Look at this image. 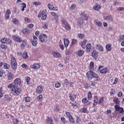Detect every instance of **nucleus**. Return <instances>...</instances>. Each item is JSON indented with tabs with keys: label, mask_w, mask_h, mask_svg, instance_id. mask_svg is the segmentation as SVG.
<instances>
[{
	"label": "nucleus",
	"mask_w": 124,
	"mask_h": 124,
	"mask_svg": "<svg viewBox=\"0 0 124 124\" xmlns=\"http://www.w3.org/2000/svg\"><path fill=\"white\" fill-rule=\"evenodd\" d=\"M69 120L70 123H72V124H73V123H74V119H73V117L72 116L69 117Z\"/></svg>",
	"instance_id": "obj_50"
},
{
	"label": "nucleus",
	"mask_w": 124,
	"mask_h": 124,
	"mask_svg": "<svg viewBox=\"0 0 124 124\" xmlns=\"http://www.w3.org/2000/svg\"><path fill=\"white\" fill-rule=\"evenodd\" d=\"M123 10H124V7H119L117 8V11H123Z\"/></svg>",
	"instance_id": "obj_56"
},
{
	"label": "nucleus",
	"mask_w": 124,
	"mask_h": 124,
	"mask_svg": "<svg viewBox=\"0 0 124 124\" xmlns=\"http://www.w3.org/2000/svg\"><path fill=\"white\" fill-rule=\"evenodd\" d=\"M103 102H104V98H103V97H102L100 98L98 104H100V103H103Z\"/></svg>",
	"instance_id": "obj_44"
},
{
	"label": "nucleus",
	"mask_w": 124,
	"mask_h": 124,
	"mask_svg": "<svg viewBox=\"0 0 124 124\" xmlns=\"http://www.w3.org/2000/svg\"><path fill=\"white\" fill-rule=\"evenodd\" d=\"M93 101L98 102V98L97 96H95L94 97Z\"/></svg>",
	"instance_id": "obj_62"
},
{
	"label": "nucleus",
	"mask_w": 124,
	"mask_h": 124,
	"mask_svg": "<svg viewBox=\"0 0 124 124\" xmlns=\"http://www.w3.org/2000/svg\"><path fill=\"white\" fill-rule=\"evenodd\" d=\"M69 97L70 100H71L73 102L74 101V97L73 96V95H72V94H69Z\"/></svg>",
	"instance_id": "obj_45"
},
{
	"label": "nucleus",
	"mask_w": 124,
	"mask_h": 124,
	"mask_svg": "<svg viewBox=\"0 0 124 124\" xmlns=\"http://www.w3.org/2000/svg\"><path fill=\"white\" fill-rule=\"evenodd\" d=\"M92 56L93 59L95 60H96L97 58L98 57V54L97 52H96V50H94L92 53Z\"/></svg>",
	"instance_id": "obj_11"
},
{
	"label": "nucleus",
	"mask_w": 124,
	"mask_h": 124,
	"mask_svg": "<svg viewBox=\"0 0 124 124\" xmlns=\"http://www.w3.org/2000/svg\"><path fill=\"white\" fill-rule=\"evenodd\" d=\"M123 40H124V35H120L118 39V41L119 42H122Z\"/></svg>",
	"instance_id": "obj_31"
},
{
	"label": "nucleus",
	"mask_w": 124,
	"mask_h": 124,
	"mask_svg": "<svg viewBox=\"0 0 124 124\" xmlns=\"http://www.w3.org/2000/svg\"><path fill=\"white\" fill-rule=\"evenodd\" d=\"M38 18H41V19L43 21H45L47 18V11L44 10L40 12L38 15Z\"/></svg>",
	"instance_id": "obj_2"
},
{
	"label": "nucleus",
	"mask_w": 124,
	"mask_h": 124,
	"mask_svg": "<svg viewBox=\"0 0 124 124\" xmlns=\"http://www.w3.org/2000/svg\"><path fill=\"white\" fill-rule=\"evenodd\" d=\"M12 22L13 24L16 25V26H19L20 25V21L19 20H17L16 18H14L12 20Z\"/></svg>",
	"instance_id": "obj_13"
},
{
	"label": "nucleus",
	"mask_w": 124,
	"mask_h": 124,
	"mask_svg": "<svg viewBox=\"0 0 124 124\" xmlns=\"http://www.w3.org/2000/svg\"><path fill=\"white\" fill-rule=\"evenodd\" d=\"M86 75L88 79H93V78H99V76L98 75L93 72V71H90V73H87Z\"/></svg>",
	"instance_id": "obj_3"
},
{
	"label": "nucleus",
	"mask_w": 124,
	"mask_h": 124,
	"mask_svg": "<svg viewBox=\"0 0 124 124\" xmlns=\"http://www.w3.org/2000/svg\"><path fill=\"white\" fill-rule=\"evenodd\" d=\"M6 38H4L0 40V42L3 44H4L6 43Z\"/></svg>",
	"instance_id": "obj_49"
},
{
	"label": "nucleus",
	"mask_w": 124,
	"mask_h": 124,
	"mask_svg": "<svg viewBox=\"0 0 124 124\" xmlns=\"http://www.w3.org/2000/svg\"><path fill=\"white\" fill-rule=\"evenodd\" d=\"M115 109L118 112H120L121 113H124V108L122 107H120L119 105H115L114 106Z\"/></svg>",
	"instance_id": "obj_6"
},
{
	"label": "nucleus",
	"mask_w": 124,
	"mask_h": 124,
	"mask_svg": "<svg viewBox=\"0 0 124 124\" xmlns=\"http://www.w3.org/2000/svg\"><path fill=\"white\" fill-rule=\"evenodd\" d=\"M78 37H79V38H83V36H84V34H82V33H79L78 35Z\"/></svg>",
	"instance_id": "obj_58"
},
{
	"label": "nucleus",
	"mask_w": 124,
	"mask_h": 124,
	"mask_svg": "<svg viewBox=\"0 0 124 124\" xmlns=\"http://www.w3.org/2000/svg\"><path fill=\"white\" fill-rule=\"evenodd\" d=\"M34 27V25L32 24H30L28 25V27L30 28H33Z\"/></svg>",
	"instance_id": "obj_63"
},
{
	"label": "nucleus",
	"mask_w": 124,
	"mask_h": 124,
	"mask_svg": "<svg viewBox=\"0 0 124 124\" xmlns=\"http://www.w3.org/2000/svg\"><path fill=\"white\" fill-rule=\"evenodd\" d=\"M99 72L101 74H106L107 73H109V70L107 67H106L100 70Z\"/></svg>",
	"instance_id": "obj_10"
},
{
	"label": "nucleus",
	"mask_w": 124,
	"mask_h": 124,
	"mask_svg": "<svg viewBox=\"0 0 124 124\" xmlns=\"http://www.w3.org/2000/svg\"><path fill=\"white\" fill-rule=\"evenodd\" d=\"M52 54L54 56V57H55V58H60L61 57V54L59 52H57L56 51H53Z\"/></svg>",
	"instance_id": "obj_17"
},
{
	"label": "nucleus",
	"mask_w": 124,
	"mask_h": 124,
	"mask_svg": "<svg viewBox=\"0 0 124 124\" xmlns=\"http://www.w3.org/2000/svg\"><path fill=\"white\" fill-rule=\"evenodd\" d=\"M43 98V96H42V94H40L37 97V100H38V101H41Z\"/></svg>",
	"instance_id": "obj_32"
},
{
	"label": "nucleus",
	"mask_w": 124,
	"mask_h": 124,
	"mask_svg": "<svg viewBox=\"0 0 124 124\" xmlns=\"http://www.w3.org/2000/svg\"><path fill=\"white\" fill-rule=\"evenodd\" d=\"M81 122L82 121H81V119H80V117L77 116L76 121L77 124H80V123H81Z\"/></svg>",
	"instance_id": "obj_47"
},
{
	"label": "nucleus",
	"mask_w": 124,
	"mask_h": 124,
	"mask_svg": "<svg viewBox=\"0 0 124 124\" xmlns=\"http://www.w3.org/2000/svg\"><path fill=\"white\" fill-rule=\"evenodd\" d=\"M64 44L65 47H68L69 44V40H68L67 39H64Z\"/></svg>",
	"instance_id": "obj_22"
},
{
	"label": "nucleus",
	"mask_w": 124,
	"mask_h": 124,
	"mask_svg": "<svg viewBox=\"0 0 124 124\" xmlns=\"http://www.w3.org/2000/svg\"><path fill=\"white\" fill-rule=\"evenodd\" d=\"M31 31L29 30L28 29L25 28L22 30V32L24 33V34H27V33H30Z\"/></svg>",
	"instance_id": "obj_23"
},
{
	"label": "nucleus",
	"mask_w": 124,
	"mask_h": 124,
	"mask_svg": "<svg viewBox=\"0 0 124 124\" xmlns=\"http://www.w3.org/2000/svg\"><path fill=\"white\" fill-rule=\"evenodd\" d=\"M32 68L34 69H38V68H40V65L39 64H34L32 65Z\"/></svg>",
	"instance_id": "obj_26"
},
{
	"label": "nucleus",
	"mask_w": 124,
	"mask_h": 124,
	"mask_svg": "<svg viewBox=\"0 0 124 124\" xmlns=\"http://www.w3.org/2000/svg\"><path fill=\"white\" fill-rule=\"evenodd\" d=\"M15 76V74H13L11 72H8L7 74V77L8 80H12Z\"/></svg>",
	"instance_id": "obj_9"
},
{
	"label": "nucleus",
	"mask_w": 124,
	"mask_h": 124,
	"mask_svg": "<svg viewBox=\"0 0 124 124\" xmlns=\"http://www.w3.org/2000/svg\"><path fill=\"white\" fill-rule=\"evenodd\" d=\"M25 22H27V23H30V19H29V18L28 17H25V19H24Z\"/></svg>",
	"instance_id": "obj_64"
},
{
	"label": "nucleus",
	"mask_w": 124,
	"mask_h": 124,
	"mask_svg": "<svg viewBox=\"0 0 124 124\" xmlns=\"http://www.w3.org/2000/svg\"><path fill=\"white\" fill-rule=\"evenodd\" d=\"M66 115L67 117H68V118H70V117H72V116H71V114H70V112H66Z\"/></svg>",
	"instance_id": "obj_61"
},
{
	"label": "nucleus",
	"mask_w": 124,
	"mask_h": 124,
	"mask_svg": "<svg viewBox=\"0 0 124 124\" xmlns=\"http://www.w3.org/2000/svg\"><path fill=\"white\" fill-rule=\"evenodd\" d=\"M100 5H98V4H96L93 7L94 10H97V11L100 10Z\"/></svg>",
	"instance_id": "obj_20"
},
{
	"label": "nucleus",
	"mask_w": 124,
	"mask_h": 124,
	"mask_svg": "<svg viewBox=\"0 0 124 124\" xmlns=\"http://www.w3.org/2000/svg\"><path fill=\"white\" fill-rule=\"evenodd\" d=\"M84 53H85L84 50L80 49L78 50V57H82V56H83V55H84Z\"/></svg>",
	"instance_id": "obj_24"
},
{
	"label": "nucleus",
	"mask_w": 124,
	"mask_h": 124,
	"mask_svg": "<svg viewBox=\"0 0 124 124\" xmlns=\"http://www.w3.org/2000/svg\"><path fill=\"white\" fill-rule=\"evenodd\" d=\"M118 79L117 78H115L114 81L113 83V85H116L118 83Z\"/></svg>",
	"instance_id": "obj_57"
},
{
	"label": "nucleus",
	"mask_w": 124,
	"mask_h": 124,
	"mask_svg": "<svg viewBox=\"0 0 124 124\" xmlns=\"http://www.w3.org/2000/svg\"><path fill=\"white\" fill-rule=\"evenodd\" d=\"M30 80H31V78L30 77H26L25 78V81L27 82V84H29V82H30Z\"/></svg>",
	"instance_id": "obj_48"
},
{
	"label": "nucleus",
	"mask_w": 124,
	"mask_h": 124,
	"mask_svg": "<svg viewBox=\"0 0 124 124\" xmlns=\"http://www.w3.org/2000/svg\"><path fill=\"white\" fill-rule=\"evenodd\" d=\"M87 42H88V40H84L83 42H81V46L83 48V49H85V48H86L85 46H86V44L87 43Z\"/></svg>",
	"instance_id": "obj_19"
},
{
	"label": "nucleus",
	"mask_w": 124,
	"mask_h": 124,
	"mask_svg": "<svg viewBox=\"0 0 124 124\" xmlns=\"http://www.w3.org/2000/svg\"><path fill=\"white\" fill-rule=\"evenodd\" d=\"M17 85H21V79L17 78L14 80V84L11 83L8 85L9 89H12V93L14 95H19L22 92V89L18 88Z\"/></svg>",
	"instance_id": "obj_1"
},
{
	"label": "nucleus",
	"mask_w": 124,
	"mask_h": 124,
	"mask_svg": "<svg viewBox=\"0 0 124 124\" xmlns=\"http://www.w3.org/2000/svg\"><path fill=\"white\" fill-rule=\"evenodd\" d=\"M88 111V110L87 109V108H82V111L83 113H87V111Z\"/></svg>",
	"instance_id": "obj_60"
},
{
	"label": "nucleus",
	"mask_w": 124,
	"mask_h": 124,
	"mask_svg": "<svg viewBox=\"0 0 124 124\" xmlns=\"http://www.w3.org/2000/svg\"><path fill=\"white\" fill-rule=\"evenodd\" d=\"M77 24L78 27L82 28V27H83V25L84 24V20L83 19H82V18L79 17L78 19Z\"/></svg>",
	"instance_id": "obj_7"
},
{
	"label": "nucleus",
	"mask_w": 124,
	"mask_h": 124,
	"mask_svg": "<svg viewBox=\"0 0 124 124\" xmlns=\"http://www.w3.org/2000/svg\"><path fill=\"white\" fill-rule=\"evenodd\" d=\"M39 40L42 42V43H43L44 41H45L44 38H43V36L41 35L39 36Z\"/></svg>",
	"instance_id": "obj_35"
},
{
	"label": "nucleus",
	"mask_w": 124,
	"mask_h": 124,
	"mask_svg": "<svg viewBox=\"0 0 124 124\" xmlns=\"http://www.w3.org/2000/svg\"><path fill=\"white\" fill-rule=\"evenodd\" d=\"M13 122L14 123V124H18V119H14L13 120Z\"/></svg>",
	"instance_id": "obj_51"
},
{
	"label": "nucleus",
	"mask_w": 124,
	"mask_h": 124,
	"mask_svg": "<svg viewBox=\"0 0 124 124\" xmlns=\"http://www.w3.org/2000/svg\"><path fill=\"white\" fill-rule=\"evenodd\" d=\"M46 123L48 124H53V120H52L51 118H48V119L46 120Z\"/></svg>",
	"instance_id": "obj_36"
},
{
	"label": "nucleus",
	"mask_w": 124,
	"mask_h": 124,
	"mask_svg": "<svg viewBox=\"0 0 124 124\" xmlns=\"http://www.w3.org/2000/svg\"><path fill=\"white\" fill-rule=\"evenodd\" d=\"M88 100H91L92 99V97H93V94H92V92H89L88 93Z\"/></svg>",
	"instance_id": "obj_33"
},
{
	"label": "nucleus",
	"mask_w": 124,
	"mask_h": 124,
	"mask_svg": "<svg viewBox=\"0 0 124 124\" xmlns=\"http://www.w3.org/2000/svg\"><path fill=\"white\" fill-rule=\"evenodd\" d=\"M47 7L49 8V9H50V10H52L54 7V6L51 4H48L47 5Z\"/></svg>",
	"instance_id": "obj_46"
},
{
	"label": "nucleus",
	"mask_w": 124,
	"mask_h": 124,
	"mask_svg": "<svg viewBox=\"0 0 124 124\" xmlns=\"http://www.w3.org/2000/svg\"><path fill=\"white\" fill-rule=\"evenodd\" d=\"M76 42H77V40L75 39H73L72 40L71 46H73V45H74Z\"/></svg>",
	"instance_id": "obj_41"
},
{
	"label": "nucleus",
	"mask_w": 124,
	"mask_h": 124,
	"mask_svg": "<svg viewBox=\"0 0 124 124\" xmlns=\"http://www.w3.org/2000/svg\"><path fill=\"white\" fill-rule=\"evenodd\" d=\"M61 85L62 84H61V83L57 82L55 84V88H61Z\"/></svg>",
	"instance_id": "obj_43"
},
{
	"label": "nucleus",
	"mask_w": 124,
	"mask_h": 124,
	"mask_svg": "<svg viewBox=\"0 0 124 124\" xmlns=\"http://www.w3.org/2000/svg\"><path fill=\"white\" fill-rule=\"evenodd\" d=\"M41 3H40V2H37V1H34L33 2V4H34V5H40Z\"/></svg>",
	"instance_id": "obj_52"
},
{
	"label": "nucleus",
	"mask_w": 124,
	"mask_h": 124,
	"mask_svg": "<svg viewBox=\"0 0 124 124\" xmlns=\"http://www.w3.org/2000/svg\"><path fill=\"white\" fill-rule=\"evenodd\" d=\"M82 103H88V104H90L91 102H89L88 100L87 99V98H83L82 99Z\"/></svg>",
	"instance_id": "obj_29"
},
{
	"label": "nucleus",
	"mask_w": 124,
	"mask_h": 124,
	"mask_svg": "<svg viewBox=\"0 0 124 124\" xmlns=\"http://www.w3.org/2000/svg\"><path fill=\"white\" fill-rule=\"evenodd\" d=\"M62 24H63L64 26H66L68 24V23H67V21H66V19H65V18H62Z\"/></svg>",
	"instance_id": "obj_30"
},
{
	"label": "nucleus",
	"mask_w": 124,
	"mask_h": 124,
	"mask_svg": "<svg viewBox=\"0 0 124 124\" xmlns=\"http://www.w3.org/2000/svg\"><path fill=\"white\" fill-rule=\"evenodd\" d=\"M3 65L5 69H8L9 68V64L6 63H3Z\"/></svg>",
	"instance_id": "obj_34"
},
{
	"label": "nucleus",
	"mask_w": 124,
	"mask_h": 124,
	"mask_svg": "<svg viewBox=\"0 0 124 124\" xmlns=\"http://www.w3.org/2000/svg\"><path fill=\"white\" fill-rule=\"evenodd\" d=\"M90 71H93L94 68V64L93 62H91L90 64Z\"/></svg>",
	"instance_id": "obj_18"
},
{
	"label": "nucleus",
	"mask_w": 124,
	"mask_h": 124,
	"mask_svg": "<svg viewBox=\"0 0 124 124\" xmlns=\"http://www.w3.org/2000/svg\"><path fill=\"white\" fill-rule=\"evenodd\" d=\"M65 29L66 31H70V30H71V27H70L68 24H67L66 25H65Z\"/></svg>",
	"instance_id": "obj_39"
},
{
	"label": "nucleus",
	"mask_w": 124,
	"mask_h": 124,
	"mask_svg": "<svg viewBox=\"0 0 124 124\" xmlns=\"http://www.w3.org/2000/svg\"><path fill=\"white\" fill-rule=\"evenodd\" d=\"M25 101L26 102H30L31 101V98L29 97H25Z\"/></svg>",
	"instance_id": "obj_55"
},
{
	"label": "nucleus",
	"mask_w": 124,
	"mask_h": 124,
	"mask_svg": "<svg viewBox=\"0 0 124 124\" xmlns=\"http://www.w3.org/2000/svg\"><path fill=\"white\" fill-rule=\"evenodd\" d=\"M10 13H11V11H10V10L9 9L7 10L6 12V15H9Z\"/></svg>",
	"instance_id": "obj_59"
},
{
	"label": "nucleus",
	"mask_w": 124,
	"mask_h": 124,
	"mask_svg": "<svg viewBox=\"0 0 124 124\" xmlns=\"http://www.w3.org/2000/svg\"><path fill=\"white\" fill-rule=\"evenodd\" d=\"M64 83L67 86V85H69V81H68V79H65L64 80Z\"/></svg>",
	"instance_id": "obj_53"
},
{
	"label": "nucleus",
	"mask_w": 124,
	"mask_h": 124,
	"mask_svg": "<svg viewBox=\"0 0 124 124\" xmlns=\"http://www.w3.org/2000/svg\"><path fill=\"white\" fill-rule=\"evenodd\" d=\"M94 23L97 26V27H101L102 26V23L101 22L96 20L94 21Z\"/></svg>",
	"instance_id": "obj_25"
},
{
	"label": "nucleus",
	"mask_w": 124,
	"mask_h": 124,
	"mask_svg": "<svg viewBox=\"0 0 124 124\" xmlns=\"http://www.w3.org/2000/svg\"><path fill=\"white\" fill-rule=\"evenodd\" d=\"M11 65L13 70L17 69V61L14 57H12L11 61Z\"/></svg>",
	"instance_id": "obj_4"
},
{
	"label": "nucleus",
	"mask_w": 124,
	"mask_h": 124,
	"mask_svg": "<svg viewBox=\"0 0 124 124\" xmlns=\"http://www.w3.org/2000/svg\"><path fill=\"white\" fill-rule=\"evenodd\" d=\"M13 37L14 39H15V40L17 42H21V41H22L21 38H20V37L18 36H13Z\"/></svg>",
	"instance_id": "obj_15"
},
{
	"label": "nucleus",
	"mask_w": 124,
	"mask_h": 124,
	"mask_svg": "<svg viewBox=\"0 0 124 124\" xmlns=\"http://www.w3.org/2000/svg\"><path fill=\"white\" fill-rule=\"evenodd\" d=\"M103 18L104 20H106V21H108V22H113V16L111 15L104 16Z\"/></svg>",
	"instance_id": "obj_8"
},
{
	"label": "nucleus",
	"mask_w": 124,
	"mask_h": 124,
	"mask_svg": "<svg viewBox=\"0 0 124 124\" xmlns=\"http://www.w3.org/2000/svg\"><path fill=\"white\" fill-rule=\"evenodd\" d=\"M42 27L45 30H47L48 29V24L47 23H44Z\"/></svg>",
	"instance_id": "obj_40"
},
{
	"label": "nucleus",
	"mask_w": 124,
	"mask_h": 124,
	"mask_svg": "<svg viewBox=\"0 0 124 124\" xmlns=\"http://www.w3.org/2000/svg\"><path fill=\"white\" fill-rule=\"evenodd\" d=\"M43 91V87H42L41 86H39L37 87L36 93H41Z\"/></svg>",
	"instance_id": "obj_14"
},
{
	"label": "nucleus",
	"mask_w": 124,
	"mask_h": 124,
	"mask_svg": "<svg viewBox=\"0 0 124 124\" xmlns=\"http://www.w3.org/2000/svg\"><path fill=\"white\" fill-rule=\"evenodd\" d=\"M96 48L99 52H103V46L101 45H97L96 46Z\"/></svg>",
	"instance_id": "obj_12"
},
{
	"label": "nucleus",
	"mask_w": 124,
	"mask_h": 124,
	"mask_svg": "<svg viewBox=\"0 0 124 124\" xmlns=\"http://www.w3.org/2000/svg\"><path fill=\"white\" fill-rule=\"evenodd\" d=\"M106 48L108 51H111V45L110 44L107 45Z\"/></svg>",
	"instance_id": "obj_38"
},
{
	"label": "nucleus",
	"mask_w": 124,
	"mask_h": 124,
	"mask_svg": "<svg viewBox=\"0 0 124 124\" xmlns=\"http://www.w3.org/2000/svg\"><path fill=\"white\" fill-rule=\"evenodd\" d=\"M80 16V18H81L83 21H88L89 20V17H88V15L85 12L81 13Z\"/></svg>",
	"instance_id": "obj_5"
},
{
	"label": "nucleus",
	"mask_w": 124,
	"mask_h": 124,
	"mask_svg": "<svg viewBox=\"0 0 124 124\" xmlns=\"http://www.w3.org/2000/svg\"><path fill=\"white\" fill-rule=\"evenodd\" d=\"M6 43H7L8 44H10V43H11V40L8 38H6Z\"/></svg>",
	"instance_id": "obj_54"
},
{
	"label": "nucleus",
	"mask_w": 124,
	"mask_h": 124,
	"mask_svg": "<svg viewBox=\"0 0 124 124\" xmlns=\"http://www.w3.org/2000/svg\"><path fill=\"white\" fill-rule=\"evenodd\" d=\"M4 96L5 100H8L9 101H10V100H11V98L8 97V95H5Z\"/></svg>",
	"instance_id": "obj_42"
},
{
	"label": "nucleus",
	"mask_w": 124,
	"mask_h": 124,
	"mask_svg": "<svg viewBox=\"0 0 124 124\" xmlns=\"http://www.w3.org/2000/svg\"><path fill=\"white\" fill-rule=\"evenodd\" d=\"M0 46L1 49H4V50H6V49H7V46H5V45L1 44Z\"/></svg>",
	"instance_id": "obj_37"
},
{
	"label": "nucleus",
	"mask_w": 124,
	"mask_h": 124,
	"mask_svg": "<svg viewBox=\"0 0 124 124\" xmlns=\"http://www.w3.org/2000/svg\"><path fill=\"white\" fill-rule=\"evenodd\" d=\"M22 57L24 59H28V58H29V56H28V52H23L22 54Z\"/></svg>",
	"instance_id": "obj_28"
},
{
	"label": "nucleus",
	"mask_w": 124,
	"mask_h": 124,
	"mask_svg": "<svg viewBox=\"0 0 124 124\" xmlns=\"http://www.w3.org/2000/svg\"><path fill=\"white\" fill-rule=\"evenodd\" d=\"M31 42L32 45L33 46H34V47H36V46H37V41H35L33 39H31Z\"/></svg>",
	"instance_id": "obj_21"
},
{
	"label": "nucleus",
	"mask_w": 124,
	"mask_h": 124,
	"mask_svg": "<svg viewBox=\"0 0 124 124\" xmlns=\"http://www.w3.org/2000/svg\"><path fill=\"white\" fill-rule=\"evenodd\" d=\"M113 102H114V103H115V104H117L116 105H120V99H119L118 98H117L116 99H114Z\"/></svg>",
	"instance_id": "obj_27"
},
{
	"label": "nucleus",
	"mask_w": 124,
	"mask_h": 124,
	"mask_svg": "<svg viewBox=\"0 0 124 124\" xmlns=\"http://www.w3.org/2000/svg\"><path fill=\"white\" fill-rule=\"evenodd\" d=\"M85 47H86V51L87 52H90L92 49V44L90 43L88 44Z\"/></svg>",
	"instance_id": "obj_16"
}]
</instances>
